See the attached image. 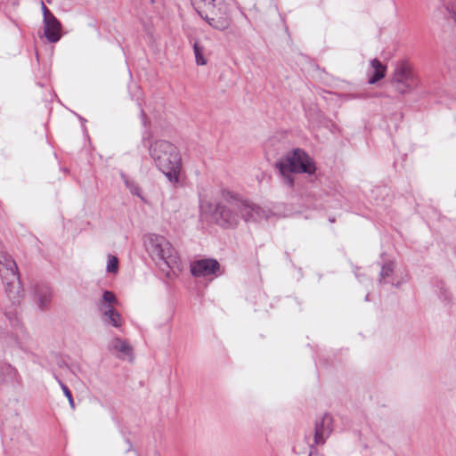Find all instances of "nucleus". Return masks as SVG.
<instances>
[{
  "mask_svg": "<svg viewBox=\"0 0 456 456\" xmlns=\"http://www.w3.org/2000/svg\"><path fill=\"white\" fill-rule=\"evenodd\" d=\"M220 270V265L217 260L206 258L194 261L191 264V273L195 277H208L216 275Z\"/></svg>",
  "mask_w": 456,
  "mask_h": 456,
  "instance_id": "9",
  "label": "nucleus"
},
{
  "mask_svg": "<svg viewBox=\"0 0 456 456\" xmlns=\"http://www.w3.org/2000/svg\"><path fill=\"white\" fill-rule=\"evenodd\" d=\"M55 379L57 380L58 384L60 385L61 390L63 391L64 395L67 397L69 403L72 409L75 408V403L73 400L72 394L69 387L57 377L55 376Z\"/></svg>",
  "mask_w": 456,
  "mask_h": 456,
  "instance_id": "19",
  "label": "nucleus"
},
{
  "mask_svg": "<svg viewBox=\"0 0 456 456\" xmlns=\"http://www.w3.org/2000/svg\"><path fill=\"white\" fill-rule=\"evenodd\" d=\"M37 304L41 308H45L52 297V292L47 285H42L36 289Z\"/></svg>",
  "mask_w": 456,
  "mask_h": 456,
  "instance_id": "12",
  "label": "nucleus"
},
{
  "mask_svg": "<svg viewBox=\"0 0 456 456\" xmlns=\"http://www.w3.org/2000/svg\"><path fill=\"white\" fill-rule=\"evenodd\" d=\"M373 74L369 77L370 84H375L385 77L386 67L377 59L370 61Z\"/></svg>",
  "mask_w": 456,
  "mask_h": 456,
  "instance_id": "14",
  "label": "nucleus"
},
{
  "mask_svg": "<svg viewBox=\"0 0 456 456\" xmlns=\"http://www.w3.org/2000/svg\"><path fill=\"white\" fill-rule=\"evenodd\" d=\"M45 36L48 42L56 43L61 37V24L59 20L52 15L43 19Z\"/></svg>",
  "mask_w": 456,
  "mask_h": 456,
  "instance_id": "10",
  "label": "nucleus"
},
{
  "mask_svg": "<svg viewBox=\"0 0 456 456\" xmlns=\"http://www.w3.org/2000/svg\"><path fill=\"white\" fill-rule=\"evenodd\" d=\"M282 177V182L288 187L294 185L293 174L305 173L312 175L316 167L314 159L303 150L296 149L290 154L276 164Z\"/></svg>",
  "mask_w": 456,
  "mask_h": 456,
  "instance_id": "5",
  "label": "nucleus"
},
{
  "mask_svg": "<svg viewBox=\"0 0 456 456\" xmlns=\"http://www.w3.org/2000/svg\"><path fill=\"white\" fill-rule=\"evenodd\" d=\"M142 115L143 118H145V113L143 111H142Z\"/></svg>",
  "mask_w": 456,
  "mask_h": 456,
  "instance_id": "24",
  "label": "nucleus"
},
{
  "mask_svg": "<svg viewBox=\"0 0 456 456\" xmlns=\"http://www.w3.org/2000/svg\"><path fill=\"white\" fill-rule=\"evenodd\" d=\"M118 304L117 297L115 294L110 290H105L102 294V297L99 302V309L102 305H113Z\"/></svg>",
  "mask_w": 456,
  "mask_h": 456,
  "instance_id": "18",
  "label": "nucleus"
},
{
  "mask_svg": "<svg viewBox=\"0 0 456 456\" xmlns=\"http://www.w3.org/2000/svg\"><path fill=\"white\" fill-rule=\"evenodd\" d=\"M151 133L142 136V143L149 150V154L156 167L174 183L179 182L182 171V158L177 147L166 140H156L147 143Z\"/></svg>",
  "mask_w": 456,
  "mask_h": 456,
  "instance_id": "2",
  "label": "nucleus"
},
{
  "mask_svg": "<svg viewBox=\"0 0 456 456\" xmlns=\"http://www.w3.org/2000/svg\"><path fill=\"white\" fill-rule=\"evenodd\" d=\"M393 271L394 267L392 264L383 265L380 272V281H382L386 277L390 276L393 273Z\"/></svg>",
  "mask_w": 456,
  "mask_h": 456,
  "instance_id": "21",
  "label": "nucleus"
},
{
  "mask_svg": "<svg viewBox=\"0 0 456 456\" xmlns=\"http://www.w3.org/2000/svg\"><path fill=\"white\" fill-rule=\"evenodd\" d=\"M204 47L200 45L198 41L193 43V52L195 56V61L198 65H206L207 59L204 57Z\"/></svg>",
  "mask_w": 456,
  "mask_h": 456,
  "instance_id": "16",
  "label": "nucleus"
},
{
  "mask_svg": "<svg viewBox=\"0 0 456 456\" xmlns=\"http://www.w3.org/2000/svg\"><path fill=\"white\" fill-rule=\"evenodd\" d=\"M146 248L154 260L161 261L170 269L179 266L178 253L165 237L151 234Z\"/></svg>",
  "mask_w": 456,
  "mask_h": 456,
  "instance_id": "6",
  "label": "nucleus"
},
{
  "mask_svg": "<svg viewBox=\"0 0 456 456\" xmlns=\"http://www.w3.org/2000/svg\"><path fill=\"white\" fill-rule=\"evenodd\" d=\"M134 454H135V456H140V455H139L138 453H136L135 452H134Z\"/></svg>",
  "mask_w": 456,
  "mask_h": 456,
  "instance_id": "25",
  "label": "nucleus"
},
{
  "mask_svg": "<svg viewBox=\"0 0 456 456\" xmlns=\"http://www.w3.org/2000/svg\"><path fill=\"white\" fill-rule=\"evenodd\" d=\"M392 85L401 94H409L417 88L419 79L413 71L412 65L408 61L402 60L395 63Z\"/></svg>",
  "mask_w": 456,
  "mask_h": 456,
  "instance_id": "7",
  "label": "nucleus"
},
{
  "mask_svg": "<svg viewBox=\"0 0 456 456\" xmlns=\"http://www.w3.org/2000/svg\"><path fill=\"white\" fill-rule=\"evenodd\" d=\"M333 431V419L331 415L325 413L315 421L314 444L322 445Z\"/></svg>",
  "mask_w": 456,
  "mask_h": 456,
  "instance_id": "8",
  "label": "nucleus"
},
{
  "mask_svg": "<svg viewBox=\"0 0 456 456\" xmlns=\"http://www.w3.org/2000/svg\"><path fill=\"white\" fill-rule=\"evenodd\" d=\"M106 270L109 273H116L118 270V259L112 255L108 256Z\"/></svg>",
  "mask_w": 456,
  "mask_h": 456,
  "instance_id": "20",
  "label": "nucleus"
},
{
  "mask_svg": "<svg viewBox=\"0 0 456 456\" xmlns=\"http://www.w3.org/2000/svg\"><path fill=\"white\" fill-rule=\"evenodd\" d=\"M126 442H127L128 447H127V449H126V452H129L134 451V449H133V445H132V444L129 442V440H127Z\"/></svg>",
  "mask_w": 456,
  "mask_h": 456,
  "instance_id": "23",
  "label": "nucleus"
},
{
  "mask_svg": "<svg viewBox=\"0 0 456 456\" xmlns=\"http://www.w3.org/2000/svg\"><path fill=\"white\" fill-rule=\"evenodd\" d=\"M0 273L4 280H8L4 289L7 297L6 302H4V314L13 325H18L21 287L17 265L7 254L0 256Z\"/></svg>",
  "mask_w": 456,
  "mask_h": 456,
  "instance_id": "3",
  "label": "nucleus"
},
{
  "mask_svg": "<svg viewBox=\"0 0 456 456\" xmlns=\"http://www.w3.org/2000/svg\"><path fill=\"white\" fill-rule=\"evenodd\" d=\"M100 312L106 324L111 325L115 328L122 327L123 319L113 305H102Z\"/></svg>",
  "mask_w": 456,
  "mask_h": 456,
  "instance_id": "11",
  "label": "nucleus"
},
{
  "mask_svg": "<svg viewBox=\"0 0 456 456\" xmlns=\"http://www.w3.org/2000/svg\"><path fill=\"white\" fill-rule=\"evenodd\" d=\"M192 4L200 16L213 28L223 31L231 27L232 17L224 0H192Z\"/></svg>",
  "mask_w": 456,
  "mask_h": 456,
  "instance_id": "4",
  "label": "nucleus"
},
{
  "mask_svg": "<svg viewBox=\"0 0 456 456\" xmlns=\"http://www.w3.org/2000/svg\"><path fill=\"white\" fill-rule=\"evenodd\" d=\"M41 10L43 12V19H47L48 17L53 15V12L46 7L44 2H41Z\"/></svg>",
  "mask_w": 456,
  "mask_h": 456,
  "instance_id": "22",
  "label": "nucleus"
},
{
  "mask_svg": "<svg viewBox=\"0 0 456 456\" xmlns=\"http://www.w3.org/2000/svg\"><path fill=\"white\" fill-rule=\"evenodd\" d=\"M110 349L115 352H119L124 356H131L133 354V347L126 340L119 338H115L110 344Z\"/></svg>",
  "mask_w": 456,
  "mask_h": 456,
  "instance_id": "13",
  "label": "nucleus"
},
{
  "mask_svg": "<svg viewBox=\"0 0 456 456\" xmlns=\"http://www.w3.org/2000/svg\"><path fill=\"white\" fill-rule=\"evenodd\" d=\"M309 456H311V454H309Z\"/></svg>",
  "mask_w": 456,
  "mask_h": 456,
  "instance_id": "26",
  "label": "nucleus"
},
{
  "mask_svg": "<svg viewBox=\"0 0 456 456\" xmlns=\"http://www.w3.org/2000/svg\"><path fill=\"white\" fill-rule=\"evenodd\" d=\"M121 178L126 184V188L130 191V192L141 199H142V190L138 183H136L134 180L130 179L126 174L121 173L120 174Z\"/></svg>",
  "mask_w": 456,
  "mask_h": 456,
  "instance_id": "15",
  "label": "nucleus"
},
{
  "mask_svg": "<svg viewBox=\"0 0 456 456\" xmlns=\"http://www.w3.org/2000/svg\"><path fill=\"white\" fill-rule=\"evenodd\" d=\"M0 370L3 372L0 374V380L6 381L8 379H12L16 376V370L8 363H3L0 366Z\"/></svg>",
  "mask_w": 456,
  "mask_h": 456,
  "instance_id": "17",
  "label": "nucleus"
},
{
  "mask_svg": "<svg viewBox=\"0 0 456 456\" xmlns=\"http://www.w3.org/2000/svg\"><path fill=\"white\" fill-rule=\"evenodd\" d=\"M211 216L214 222L224 229L237 227L241 219L245 222H256L266 217L262 208L241 200L239 194L228 190L221 191Z\"/></svg>",
  "mask_w": 456,
  "mask_h": 456,
  "instance_id": "1",
  "label": "nucleus"
}]
</instances>
